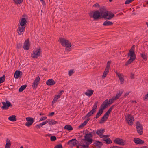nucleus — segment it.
Returning <instances> with one entry per match:
<instances>
[{"label":"nucleus","mask_w":148,"mask_h":148,"mask_svg":"<svg viewBox=\"0 0 148 148\" xmlns=\"http://www.w3.org/2000/svg\"><path fill=\"white\" fill-rule=\"evenodd\" d=\"M91 131L89 130H86L85 136H84V138L82 139V143L84 141H86V145H82L84 147H88V146L91 144L94 141L93 139V136H96V134L99 136L100 138L103 134L105 131L104 129H102L101 128L100 130H98L97 131L95 130H92L90 129Z\"/></svg>","instance_id":"obj_1"},{"label":"nucleus","mask_w":148,"mask_h":148,"mask_svg":"<svg viewBox=\"0 0 148 148\" xmlns=\"http://www.w3.org/2000/svg\"><path fill=\"white\" fill-rule=\"evenodd\" d=\"M88 14L90 18H93L94 21H97L103 18V15H101L98 10L91 11Z\"/></svg>","instance_id":"obj_2"},{"label":"nucleus","mask_w":148,"mask_h":148,"mask_svg":"<svg viewBox=\"0 0 148 148\" xmlns=\"http://www.w3.org/2000/svg\"><path fill=\"white\" fill-rule=\"evenodd\" d=\"M59 42L64 47L69 48L71 46V44L68 40L62 38H59Z\"/></svg>","instance_id":"obj_3"},{"label":"nucleus","mask_w":148,"mask_h":148,"mask_svg":"<svg viewBox=\"0 0 148 148\" xmlns=\"http://www.w3.org/2000/svg\"><path fill=\"white\" fill-rule=\"evenodd\" d=\"M136 128L137 132L140 135H142L143 131V128L142 125L139 121H138L136 122Z\"/></svg>","instance_id":"obj_4"},{"label":"nucleus","mask_w":148,"mask_h":148,"mask_svg":"<svg viewBox=\"0 0 148 148\" xmlns=\"http://www.w3.org/2000/svg\"><path fill=\"white\" fill-rule=\"evenodd\" d=\"M126 117V121L128 124L132 126L133 124V121L134 120V118L130 114H129L125 116Z\"/></svg>","instance_id":"obj_5"},{"label":"nucleus","mask_w":148,"mask_h":148,"mask_svg":"<svg viewBox=\"0 0 148 148\" xmlns=\"http://www.w3.org/2000/svg\"><path fill=\"white\" fill-rule=\"evenodd\" d=\"M3 106L1 107V109L3 110H7L8 109L9 107L12 106L11 103L7 100H6V102H1Z\"/></svg>","instance_id":"obj_6"},{"label":"nucleus","mask_w":148,"mask_h":148,"mask_svg":"<svg viewBox=\"0 0 148 148\" xmlns=\"http://www.w3.org/2000/svg\"><path fill=\"white\" fill-rule=\"evenodd\" d=\"M40 48H39L36 50H33V53H32L31 54V57L34 59L37 58L40 54Z\"/></svg>","instance_id":"obj_7"},{"label":"nucleus","mask_w":148,"mask_h":148,"mask_svg":"<svg viewBox=\"0 0 148 148\" xmlns=\"http://www.w3.org/2000/svg\"><path fill=\"white\" fill-rule=\"evenodd\" d=\"M114 14L112 12L110 13L109 12H107L106 14L103 15V18L105 20H110L114 17Z\"/></svg>","instance_id":"obj_8"},{"label":"nucleus","mask_w":148,"mask_h":148,"mask_svg":"<svg viewBox=\"0 0 148 148\" xmlns=\"http://www.w3.org/2000/svg\"><path fill=\"white\" fill-rule=\"evenodd\" d=\"M26 120L27 121L25 124V125L28 127H29L32 125L34 120V119L30 117H26Z\"/></svg>","instance_id":"obj_9"},{"label":"nucleus","mask_w":148,"mask_h":148,"mask_svg":"<svg viewBox=\"0 0 148 148\" xmlns=\"http://www.w3.org/2000/svg\"><path fill=\"white\" fill-rule=\"evenodd\" d=\"M114 142L115 143L120 145L123 146L125 145L124 140L121 138H116L114 140Z\"/></svg>","instance_id":"obj_10"},{"label":"nucleus","mask_w":148,"mask_h":148,"mask_svg":"<svg viewBox=\"0 0 148 148\" xmlns=\"http://www.w3.org/2000/svg\"><path fill=\"white\" fill-rule=\"evenodd\" d=\"M131 55L129 56H130V58L125 63V65L127 66L130 64L132 62L134 61L136 58V56H133V54L131 53Z\"/></svg>","instance_id":"obj_11"},{"label":"nucleus","mask_w":148,"mask_h":148,"mask_svg":"<svg viewBox=\"0 0 148 148\" xmlns=\"http://www.w3.org/2000/svg\"><path fill=\"white\" fill-rule=\"evenodd\" d=\"M40 80V77L39 76H37L35 78L32 85V88L34 90L36 89L37 87Z\"/></svg>","instance_id":"obj_12"},{"label":"nucleus","mask_w":148,"mask_h":148,"mask_svg":"<svg viewBox=\"0 0 148 148\" xmlns=\"http://www.w3.org/2000/svg\"><path fill=\"white\" fill-rule=\"evenodd\" d=\"M25 27L21 26L18 25V29L17 30V33L18 35L23 34L25 29Z\"/></svg>","instance_id":"obj_13"},{"label":"nucleus","mask_w":148,"mask_h":148,"mask_svg":"<svg viewBox=\"0 0 148 148\" xmlns=\"http://www.w3.org/2000/svg\"><path fill=\"white\" fill-rule=\"evenodd\" d=\"M92 145L96 148H101L103 145L102 142L99 140L95 141Z\"/></svg>","instance_id":"obj_14"},{"label":"nucleus","mask_w":148,"mask_h":148,"mask_svg":"<svg viewBox=\"0 0 148 148\" xmlns=\"http://www.w3.org/2000/svg\"><path fill=\"white\" fill-rule=\"evenodd\" d=\"M22 75V72L19 70H17L15 71L14 73V77L16 79H18L19 77H21Z\"/></svg>","instance_id":"obj_15"},{"label":"nucleus","mask_w":148,"mask_h":148,"mask_svg":"<svg viewBox=\"0 0 148 148\" xmlns=\"http://www.w3.org/2000/svg\"><path fill=\"white\" fill-rule=\"evenodd\" d=\"M27 22V21L26 18H23L21 20L19 24H18V25H19L21 26H25V27Z\"/></svg>","instance_id":"obj_16"},{"label":"nucleus","mask_w":148,"mask_h":148,"mask_svg":"<svg viewBox=\"0 0 148 148\" xmlns=\"http://www.w3.org/2000/svg\"><path fill=\"white\" fill-rule=\"evenodd\" d=\"M133 141L136 144H142L144 143V141L138 138H134Z\"/></svg>","instance_id":"obj_17"},{"label":"nucleus","mask_w":148,"mask_h":148,"mask_svg":"<svg viewBox=\"0 0 148 148\" xmlns=\"http://www.w3.org/2000/svg\"><path fill=\"white\" fill-rule=\"evenodd\" d=\"M99 11L101 15L106 14L107 12H108L106 8L104 6L100 7Z\"/></svg>","instance_id":"obj_18"},{"label":"nucleus","mask_w":148,"mask_h":148,"mask_svg":"<svg viewBox=\"0 0 148 148\" xmlns=\"http://www.w3.org/2000/svg\"><path fill=\"white\" fill-rule=\"evenodd\" d=\"M30 47L29 39L26 40L24 44L23 48L25 50H27L29 49Z\"/></svg>","instance_id":"obj_19"},{"label":"nucleus","mask_w":148,"mask_h":148,"mask_svg":"<svg viewBox=\"0 0 148 148\" xmlns=\"http://www.w3.org/2000/svg\"><path fill=\"white\" fill-rule=\"evenodd\" d=\"M56 82L52 79H50L47 80L46 82V84L47 85L51 86L53 85L56 84Z\"/></svg>","instance_id":"obj_20"},{"label":"nucleus","mask_w":148,"mask_h":148,"mask_svg":"<svg viewBox=\"0 0 148 148\" xmlns=\"http://www.w3.org/2000/svg\"><path fill=\"white\" fill-rule=\"evenodd\" d=\"M94 90L91 89H88L87 90L86 92H85V94L87 96L90 97L93 94Z\"/></svg>","instance_id":"obj_21"},{"label":"nucleus","mask_w":148,"mask_h":148,"mask_svg":"<svg viewBox=\"0 0 148 148\" xmlns=\"http://www.w3.org/2000/svg\"><path fill=\"white\" fill-rule=\"evenodd\" d=\"M119 92L117 93L115 96H114L113 97L116 100H117L119 98L123 93V91L122 90H119Z\"/></svg>","instance_id":"obj_22"},{"label":"nucleus","mask_w":148,"mask_h":148,"mask_svg":"<svg viewBox=\"0 0 148 148\" xmlns=\"http://www.w3.org/2000/svg\"><path fill=\"white\" fill-rule=\"evenodd\" d=\"M64 129L69 132H71L73 130V128L71 125H67L65 126Z\"/></svg>","instance_id":"obj_23"},{"label":"nucleus","mask_w":148,"mask_h":148,"mask_svg":"<svg viewBox=\"0 0 148 148\" xmlns=\"http://www.w3.org/2000/svg\"><path fill=\"white\" fill-rule=\"evenodd\" d=\"M113 22L108 20L105 21L103 23V25L104 26H108L112 25L113 24Z\"/></svg>","instance_id":"obj_24"},{"label":"nucleus","mask_w":148,"mask_h":148,"mask_svg":"<svg viewBox=\"0 0 148 148\" xmlns=\"http://www.w3.org/2000/svg\"><path fill=\"white\" fill-rule=\"evenodd\" d=\"M6 143L5 146V148H10L11 143L10 140L7 138L6 140Z\"/></svg>","instance_id":"obj_25"},{"label":"nucleus","mask_w":148,"mask_h":148,"mask_svg":"<svg viewBox=\"0 0 148 148\" xmlns=\"http://www.w3.org/2000/svg\"><path fill=\"white\" fill-rule=\"evenodd\" d=\"M8 119L9 120L12 121H15L17 120L16 116L13 115L10 116Z\"/></svg>","instance_id":"obj_26"},{"label":"nucleus","mask_w":148,"mask_h":148,"mask_svg":"<svg viewBox=\"0 0 148 148\" xmlns=\"http://www.w3.org/2000/svg\"><path fill=\"white\" fill-rule=\"evenodd\" d=\"M96 111L93 109H92L89 112H88L86 115L85 116V117H88L92 115Z\"/></svg>","instance_id":"obj_27"},{"label":"nucleus","mask_w":148,"mask_h":148,"mask_svg":"<svg viewBox=\"0 0 148 148\" xmlns=\"http://www.w3.org/2000/svg\"><path fill=\"white\" fill-rule=\"evenodd\" d=\"M102 140L105 142V143L107 144L112 143V142L111 139L109 138H108L106 139H103Z\"/></svg>","instance_id":"obj_28"},{"label":"nucleus","mask_w":148,"mask_h":148,"mask_svg":"<svg viewBox=\"0 0 148 148\" xmlns=\"http://www.w3.org/2000/svg\"><path fill=\"white\" fill-rule=\"evenodd\" d=\"M131 53L133 54V56H136L134 52V49H132L131 48V49L130 50L129 52L127 54V56L128 57L129 56L131 55L130 54H131Z\"/></svg>","instance_id":"obj_29"},{"label":"nucleus","mask_w":148,"mask_h":148,"mask_svg":"<svg viewBox=\"0 0 148 148\" xmlns=\"http://www.w3.org/2000/svg\"><path fill=\"white\" fill-rule=\"evenodd\" d=\"M108 99L105 100L102 104L103 106L106 108L108 106H109L108 103Z\"/></svg>","instance_id":"obj_30"},{"label":"nucleus","mask_w":148,"mask_h":148,"mask_svg":"<svg viewBox=\"0 0 148 148\" xmlns=\"http://www.w3.org/2000/svg\"><path fill=\"white\" fill-rule=\"evenodd\" d=\"M27 86L26 85H24L21 86L19 89V92H22L24 89H25Z\"/></svg>","instance_id":"obj_31"},{"label":"nucleus","mask_w":148,"mask_h":148,"mask_svg":"<svg viewBox=\"0 0 148 148\" xmlns=\"http://www.w3.org/2000/svg\"><path fill=\"white\" fill-rule=\"evenodd\" d=\"M109 70L106 69H105V70L103 73V74L102 77L103 78H104L105 77H106V76L108 74V73Z\"/></svg>","instance_id":"obj_32"},{"label":"nucleus","mask_w":148,"mask_h":148,"mask_svg":"<svg viewBox=\"0 0 148 148\" xmlns=\"http://www.w3.org/2000/svg\"><path fill=\"white\" fill-rule=\"evenodd\" d=\"M103 112L99 110L98 112L96 114L95 118L97 119L102 114Z\"/></svg>","instance_id":"obj_33"},{"label":"nucleus","mask_w":148,"mask_h":148,"mask_svg":"<svg viewBox=\"0 0 148 148\" xmlns=\"http://www.w3.org/2000/svg\"><path fill=\"white\" fill-rule=\"evenodd\" d=\"M110 114V113L107 111V112L104 114L103 116V117L105 119V120H107L108 117L109 116V114Z\"/></svg>","instance_id":"obj_34"},{"label":"nucleus","mask_w":148,"mask_h":148,"mask_svg":"<svg viewBox=\"0 0 148 148\" xmlns=\"http://www.w3.org/2000/svg\"><path fill=\"white\" fill-rule=\"evenodd\" d=\"M141 57L145 60L146 61L147 60V58L146 55L145 54V52L143 53L140 54Z\"/></svg>","instance_id":"obj_35"},{"label":"nucleus","mask_w":148,"mask_h":148,"mask_svg":"<svg viewBox=\"0 0 148 148\" xmlns=\"http://www.w3.org/2000/svg\"><path fill=\"white\" fill-rule=\"evenodd\" d=\"M118 76L119 79V80L120 81L121 83L122 84H123L124 82V78L121 77V75L120 74L118 75Z\"/></svg>","instance_id":"obj_36"},{"label":"nucleus","mask_w":148,"mask_h":148,"mask_svg":"<svg viewBox=\"0 0 148 148\" xmlns=\"http://www.w3.org/2000/svg\"><path fill=\"white\" fill-rule=\"evenodd\" d=\"M115 100H116L114 99V98L113 97H112L111 99H110L108 102L109 105L110 106L111 104Z\"/></svg>","instance_id":"obj_37"},{"label":"nucleus","mask_w":148,"mask_h":148,"mask_svg":"<svg viewBox=\"0 0 148 148\" xmlns=\"http://www.w3.org/2000/svg\"><path fill=\"white\" fill-rule=\"evenodd\" d=\"M75 141H77L76 139V138H74V139H72L71 140H70L66 144L69 145H72V143L73 142H75Z\"/></svg>","instance_id":"obj_38"},{"label":"nucleus","mask_w":148,"mask_h":148,"mask_svg":"<svg viewBox=\"0 0 148 148\" xmlns=\"http://www.w3.org/2000/svg\"><path fill=\"white\" fill-rule=\"evenodd\" d=\"M5 79V75H3L2 77H0V84L3 82Z\"/></svg>","instance_id":"obj_39"},{"label":"nucleus","mask_w":148,"mask_h":148,"mask_svg":"<svg viewBox=\"0 0 148 148\" xmlns=\"http://www.w3.org/2000/svg\"><path fill=\"white\" fill-rule=\"evenodd\" d=\"M111 63V61H108L107 64V66L106 67L105 69H106L107 70L108 69L109 70Z\"/></svg>","instance_id":"obj_40"},{"label":"nucleus","mask_w":148,"mask_h":148,"mask_svg":"<svg viewBox=\"0 0 148 148\" xmlns=\"http://www.w3.org/2000/svg\"><path fill=\"white\" fill-rule=\"evenodd\" d=\"M60 97H58V96L57 95H56V96L54 98L52 102V104L53 105L54 104V103L56 102L57 101V100Z\"/></svg>","instance_id":"obj_41"},{"label":"nucleus","mask_w":148,"mask_h":148,"mask_svg":"<svg viewBox=\"0 0 148 148\" xmlns=\"http://www.w3.org/2000/svg\"><path fill=\"white\" fill-rule=\"evenodd\" d=\"M82 139L81 140V142H80V146H82L84 148H89V145L88 146V147H83V146H82V145H86V141L84 140L83 142H82Z\"/></svg>","instance_id":"obj_42"},{"label":"nucleus","mask_w":148,"mask_h":148,"mask_svg":"<svg viewBox=\"0 0 148 148\" xmlns=\"http://www.w3.org/2000/svg\"><path fill=\"white\" fill-rule=\"evenodd\" d=\"M98 103V101H96L95 102L94 104L92 107V109H94V110L96 111V109L97 108V103Z\"/></svg>","instance_id":"obj_43"},{"label":"nucleus","mask_w":148,"mask_h":148,"mask_svg":"<svg viewBox=\"0 0 148 148\" xmlns=\"http://www.w3.org/2000/svg\"><path fill=\"white\" fill-rule=\"evenodd\" d=\"M23 0H13L14 2L16 4H20L21 3Z\"/></svg>","instance_id":"obj_44"},{"label":"nucleus","mask_w":148,"mask_h":148,"mask_svg":"<svg viewBox=\"0 0 148 148\" xmlns=\"http://www.w3.org/2000/svg\"><path fill=\"white\" fill-rule=\"evenodd\" d=\"M47 123H48L50 125H52V119H47L46 120Z\"/></svg>","instance_id":"obj_45"},{"label":"nucleus","mask_w":148,"mask_h":148,"mask_svg":"<svg viewBox=\"0 0 148 148\" xmlns=\"http://www.w3.org/2000/svg\"><path fill=\"white\" fill-rule=\"evenodd\" d=\"M56 138L55 136H51L50 137V140L51 141H54L56 140Z\"/></svg>","instance_id":"obj_46"},{"label":"nucleus","mask_w":148,"mask_h":148,"mask_svg":"<svg viewBox=\"0 0 148 148\" xmlns=\"http://www.w3.org/2000/svg\"><path fill=\"white\" fill-rule=\"evenodd\" d=\"M110 135H103L102 134V135L101 136V138H103V139H106L107 138V137H109Z\"/></svg>","instance_id":"obj_47"},{"label":"nucleus","mask_w":148,"mask_h":148,"mask_svg":"<svg viewBox=\"0 0 148 148\" xmlns=\"http://www.w3.org/2000/svg\"><path fill=\"white\" fill-rule=\"evenodd\" d=\"M115 105H112L111 107L108 109L107 111L110 113H111L112 110L114 108Z\"/></svg>","instance_id":"obj_48"},{"label":"nucleus","mask_w":148,"mask_h":148,"mask_svg":"<svg viewBox=\"0 0 148 148\" xmlns=\"http://www.w3.org/2000/svg\"><path fill=\"white\" fill-rule=\"evenodd\" d=\"M73 69L71 70H70L69 71L68 74L69 76H71L74 73Z\"/></svg>","instance_id":"obj_49"},{"label":"nucleus","mask_w":148,"mask_h":148,"mask_svg":"<svg viewBox=\"0 0 148 148\" xmlns=\"http://www.w3.org/2000/svg\"><path fill=\"white\" fill-rule=\"evenodd\" d=\"M105 119L103 117V116L100 119V120L99 121V123L100 124H102L105 121H106Z\"/></svg>","instance_id":"obj_50"},{"label":"nucleus","mask_w":148,"mask_h":148,"mask_svg":"<svg viewBox=\"0 0 148 148\" xmlns=\"http://www.w3.org/2000/svg\"><path fill=\"white\" fill-rule=\"evenodd\" d=\"M106 108L101 104L100 106V108L99 110L103 112L104 110Z\"/></svg>","instance_id":"obj_51"},{"label":"nucleus","mask_w":148,"mask_h":148,"mask_svg":"<svg viewBox=\"0 0 148 148\" xmlns=\"http://www.w3.org/2000/svg\"><path fill=\"white\" fill-rule=\"evenodd\" d=\"M76 146L77 147L76 148H79V145L76 144V143L75 142H73L72 143V146H71V147H73V146Z\"/></svg>","instance_id":"obj_52"},{"label":"nucleus","mask_w":148,"mask_h":148,"mask_svg":"<svg viewBox=\"0 0 148 148\" xmlns=\"http://www.w3.org/2000/svg\"><path fill=\"white\" fill-rule=\"evenodd\" d=\"M54 148H63V147L61 144H59L56 146Z\"/></svg>","instance_id":"obj_53"},{"label":"nucleus","mask_w":148,"mask_h":148,"mask_svg":"<svg viewBox=\"0 0 148 148\" xmlns=\"http://www.w3.org/2000/svg\"><path fill=\"white\" fill-rule=\"evenodd\" d=\"M134 0H126L125 3V4H128L132 2Z\"/></svg>","instance_id":"obj_54"},{"label":"nucleus","mask_w":148,"mask_h":148,"mask_svg":"<svg viewBox=\"0 0 148 148\" xmlns=\"http://www.w3.org/2000/svg\"><path fill=\"white\" fill-rule=\"evenodd\" d=\"M148 98V93L143 98V100L145 101H147Z\"/></svg>","instance_id":"obj_55"},{"label":"nucleus","mask_w":148,"mask_h":148,"mask_svg":"<svg viewBox=\"0 0 148 148\" xmlns=\"http://www.w3.org/2000/svg\"><path fill=\"white\" fill-rule=\"evenodd\" d=\"M64 92V90H61L60 92V93L58 94V95H57V96H58V97H60V96L62 95V92Z\"/></svg>","instance_id":"obj_56"},{"label":"nucleus","mask_w":148,"mask_h":148,"mask_svg":"<svg viewBox=\"0 0 148 148\" xmlns=\"http://www.w3.org/2000/svg\"><path fill=\"white\" fill-rule=\"evenodd\" d=\"M47 121L46 120L45 121L40 123V125L41 127H42L43 125H44L47 124Z\"/></svg>","instance_id":"obj_57"},{"label":"nucleus","mask_w":148,"mask_h":148,"mask_svg":"<svg viewBox=\"0 0 148 148\" xmlns=\"http://www.w3.org/2000/svg\"><path fill=\"white\" fill-rule=\"evenodd\" d=\"M47 117L46 116L42 117L40 118L39 120V121L44 120L47 119Z\"/></svg>","instance_id":"obj_58"},{"label":"nucleus","mask_w":148,"mask_h":148,"mask_svg":"<svg viewBox=\"0 0 148 148\" xmlns=\"http://www.w3.org/2000/svg\"><path fill=\"white\" fill-rule=\"evenodd\" d=\"M93 7H98V8H100V6L99 4L98 3H97L96 4H94L93 5Z\"/></svg>","instance_id":"obj_59"},{"label":"nucleus","mask_w":148,"mask_h":148,"mask_svg":"<svg viewBox=\"0 0 148 148\" xmlns=\"http://www.w3.org/2000/svg\"><path fill=\"white\" fill-rule=\"evenodd\" d=\"M58 123V122L56 121H55L54 120L52 119V125H53Z\"/></svg>","instance_id":"obj_60"},{"label":"nucleus","mask_w":148,"mask_h":148,"mask_svg":"<svg viewBox=\"0 0 148 148\" xmlns=\"http://www.w3.org/2000/svg\"><path fill=\"white\" fill-rule=\"evenodd\" d=\"M55 114V113L54 112H52L51 113H50L48 114V116H53Z\"/></svg>","instance_id":"obj_61"},{"label":"nucleus","mask_w":148,"mask_h":148,"mask_svg":"<svg viewBox=\"0 0 148 148\" xmlns=\"http://www.w3.org/2000/svg\"><path fill=\"white\" fill-rule=\"evenodd\" d=\"M22 47V45L21 44L19 43V44H17V47L18 49H20V48H21V47Z\"/></svg>","instance_id":"obj_62"},{"label":"nucleus","mask_w":148,"mask_h":148,"mask_svg":"<svg viewBox=\"0 0 148 148\" xmlns=\"http://www.w3.org/2000/svg\"><path fill=\"white\" fill-rule=\"evenodd\" d=\"M110 148H123L121 147L117 146H111Z\"/></svg>","instance_id":"obj_63"},{"label":"nucleus","mask_w":148,"mask_h":148,"mask_svg":"<svg viewBox=\"0 0 148 148\" xmlns=\"http://www.w3.org/2000/svg\"><path fill=\"white\" fill-rule=\"evenodd\" d=\"M131 92L130 91L129 92H127L125 94L124 97H125L127 95H128L129 93Z\"/></svg>","instance_id":"obj_64"}]
</instances>
